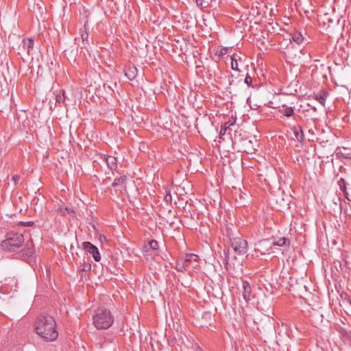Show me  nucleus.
Masks as SVG:
<instances>
[{"instance_id":"6e6552de","label":"nucleus","mask_w":351,"mask_h":351,"mask_svg":"<svg viewBox=\"0 0 351 351\" xmlns=\"http://www.w3.org/2000/svg\"><path fill=\"white\" fill-rule=\"evenodd\" d=\"M242 295L246 302L250 300V296L252 293V289L250 283L247 280H243L242 282Z\"/></svg>"},{"instance_id":"f8f14e48","label":"nucleus","mask_w":351,"mask_h":351,"mask_svg":"<svg viewBox=\"0 0 351 351\" xmlns=\"http://www.w3.org/2000/svg\"><path fill=\"white\" fill-rule=\"evenodd\" d=\"M293 132L295 138L299 142H302L304 141V134L302 130V128L299 125H294L291 128Z\"/></svg>"},{"instance_id":"7c9ffc66","label":"nucleus","mask_w":351,"mask_h":351,"mask_svg":"<svg viewBox=\"0 0 351 351\" xmlns=\"http://www.w3.org/2000/svg\"><path fill=\"white\" fill-rule=\"evenodd\" d=\"M165 200L167 203H171L172 201V196L170 193V191H169L166 195L165 196Z\"/></svg>"},{"instance_id":"bb28decb","label":"nucleus","mask_w":351,"mask_h":351,"mask_svg":"<svg viewBox=\"0 0 351 351\" xmlns=\"http://www.w3.org/2000/svg\"><path fill=\"white\" fill-rule=\"evenodd\" d=\"M315 99L318 101L322 105L324 106L326 102V97L322 95H316Z\"/></svg>"},{"instance_id":"393cba45","label":"nucleus","mask_w":351,"mask_h":351,"mask_svg":"<svg viewBox=\"0 0 351 351\" xmlns=\"http://www.w3.org/2000/svg\"><path fill=\"white\" fill-rule=\"evenodd\" d=\"M176 269L178 271L183 272L184 271L187 270L188 268H187L186 265H185L184 262H183L182 263H177L176 265Z\"/></svg>"},{"instance_id":"6ab92c4d","label":"nucleus","mask_w":351,"mask_h":351,"mask_svg":"<svg viewBox=\"0 0 351 351\" xmlns=\"http://www.w3.org/2000/svg\"><path fill=\"white\" fill-rule=\"evenodd\" d=\"M105 160L108 167L111 169H115L117 167L116 158L111 156H105Z\"/></svg>"},{"instance_id":"423d86ee","label":"nucleus","mask_w":351,"mask_h":351,"mask_svg":"<svg viewBox=\"0 0 351 351\" xmlns=\"http://www.w3.org/2000/svg\"><path fill=\"white\" fill-rule=\"evenodd\" d=\"M83 250L93 256L94 260L99 262L101 260L100 253L98 248L89 241H84L82 244Z\"/></svg>"},{"instance_id":"ddd939ff","label":"nucleus","mask_w":351,"mask_h":351,"mask_svg":"<svg viewBox=\"0 0 351 351\" xmlns=\"http://www.w3.org/2000/svg\"><path fill=\"white\" fill-rule=\"evenodd\" d=\"M338 185L339 186L340 190L343 192L344 197L349 202H351V199L349 197V193L347 191V183L343 178H341L338 181Z\"/></svg>"},{"instance_id":"58836bf2","label":"nucleus","mask_w":351,"mask_h":351,"mask_svg":"<svg viewBox=\"0 0 351 351\" xmlns=\"http://www.w3.org/2000/svg\"><path fill=\"white\" fill-rule=\"evenodd\" d=\"M245 322L247 324L248 322H250V320H246Z\"/></svg>"},{"instance_id":"cd10ccee","label":"nucleus","mask_w":351,"mask_h":351,"mask_svg":"<svg viewBox=\"0 0 351 351\" xmlns=\"http://www.w3.org/2000/svg\"><path fill=\"white\" fill-rule=\"evenodd\" d=\"M149 245L150 248H152V250H156L158 247V241L154 239L149 241Z\"/></svg>"},{"instance_id":"f03ea898","label":"nucleus","mask_w":351,"mask_h":351,"mask_svg":"<svg viewBox=\"0 0 351 351\" xmlns=\"http://www.w3.org/2000/svg\"><path fill=\"white\" fill-rule=\"evenodd\" d=\"M93 320L97 329H107L113 324L114 317L110 310L101 307L95 311Z\"/></svg>"},{"instance_id":"2eb2a0df","label":"nucleus","mask_w":351,"mask_h":351,"mask_svg":"<svg viewBox=\"0 0 351 351\" xmlns=\"http://www.w3.org/2000/svg\"><path fill=\"white\" fill-rule=\"evenodd\" d=\"M91 269L90 263L88 262H84L83 265L80 266L78 269V272L81 276V278H86V275L88 274Z\"/></svg>"},{"instance_id":"1a4fd4ad","label":"nucleus","mask_w":351,"mask_h":351,"mask_svg":"<svg viewBox=\"0 0 351 351\" xmlns=\"http://www.w3.org/2000/svg\"><path fill=\"white\" fill-rule=\"evenodd\" d=\"M21 253L24 258L31 257L34 254V248L32 242H27L21 250Z\"/></svg>"},{"instance_id":"72a5a7b5","label":"nucleus","mask_w":351,"mask_h":351,"mask_svg":"<svg viewBox=\"0 0 351 351\" xmlns=\"http://www.w3.org/2000/svg\"><path fill=\"white\" fill-rule=\"evenodd\" d=\"M343 156L344 158L350 159V162L351 161V155L350 154H343Z\"/></svg>"},{"instance_id":"473e14b6","label":"nucleus","mask_w":351,"mask_h":351,"mask_svg":"<svg viewBox=\"0 0 351 351\" xmlns=\"http://www.w3.org/2000/svg\"><path fill=\"white\" fill-rule=\"evenodd\" d=\"M195 2L197 6L202 7L203 5L202 0H195Z\"/></svg>"},{"instance_id":"412c9836","label":"nucleus","mask_w":351,"mask_h":351,"mask_svg":"<svg viewBox=\"0 0 351 351\" xmlns=\"http://www.w3.org/2000/svg\"><path fill=\"white\" fill-rule=\"evenodd\" d=\"M345 266L346 264L343 265L341 261H335L332 265V271H333L335 269L338 273H343Z\"/></svg>"},{"instance_id":"4be33fe9","label":"nucleus","mask_w":351,"mask_h":351,"mask_svg":"<svg viewBox=\"0 0 351 351\" xmlns=\"http://www.w3.org/2000/svg\"><path fill=\"white\" fill-rule=\"evenodd\" d=\"M64 93V90H61L56 96V104H58L60 106H61L62 104L66 105Z\"/></svg>"},{"instance_id":"aec40b11","label":"nucleus","mask_w":351,"mask_h":351,"mask_svg":"<svg viewBox=\"0 0 351 351\" xmlns=\"http://www.w3.org/2000/svg\"><path fill=\"white\" fill-rule=\"evenodd\" d=\"M272 245L273 246L277 245L279 247H282V246H288L289 247L290 245V240L288 238L282 237V238L278 239V241L273 242Z\"/></svg>"},{"instance_id":"f3484780","label":"nucleus","mask_w":351,"mask_h":351,"mask_svg":"<svg viewBox=\"0 0 351 351\" xmlns=\"http://www.w3.org/2000/svg\"><path fill=\"white\" fill-rule=\"evenodd\" d=\"M253 322L254 324L256 325V329L260 332H261L262 330H265V326L271 327V326L270 320L268 317H266L265 320H260L259 323L256 320H253Z\"/></svg>"},{"instance_id":"9d476101","label":"nucleus","mask_w":351,"mask_h":351,"mask_svg":"<svg viewBox=\"0 0 351 351\" xmlns=\"http://www.w3.org/2000/svg\"><path fill=\"white\" fill-rule=\"evenodd\" d=\"M124 73L128 80H132L137 76L138 71L134 66L130 65L125 68Z\"/></svg>"},{"instance_id":"5701e85b","label":"nucleus","mask_w":351,"mask_h":351,"mask_svg":"<svg viewBox=\"0 0 351 351\" xmlns=\"http://www.w3.org/2000/svg\"><path fill=\"white\" fill-rule=\"evenodd\" d=\"M125 180H126V176H120L119 178H116L112 184V186L115 188L122 184H124L125 182Z\"/></svg>"},{"instance_id":"20e7f679","label":"nucleus","mask_w":351,"mask_h":351,"mask_svg":"<svg viewBox=\"0 0 351 351\" xmlns=\"http://www.w3.org/2000/svg\"><path fill=\"white\" fill-rule=\"evenodd\" d=\"M24 242V237L21 233L10 234L2 241L1 247L9 252H15L20 248Z\"/></svg>"},{"instance_id":"e433bc0d","label":"nucleus","mask_w":351,"mask_h":351,"mask_svg":"<svg viewBox=\"0 0 351 351\" xmlns=\"http://www.w3.org/2000/svg\"><path fill=\"white\" fill-rule=\"evenodd\" d=\"M303 112H304V113H305V114H307V113H309V112H310V110H304L303 111Z\"/></svg>"},{"instance_id":"4468645a","label":"nucleus","mask_w":351,"mask_h":351,"mask_svg":"<svg viewBox=\"0 0 351 351\" xmlns=\"http://www.w3.org/2000/svg\"><path fill=\"white\" fill-rule=\"evenodd\" d=\"M202 318L206 320H200V326L202 327L208 328V326H211L214 320L212 319V315L209 312H205L202 315Z\"/></svg>"},{"instance_id":"7ed1b4c3","label":"nucleus","mask_w":351,"mask_h":351,"mask_svg":"<svg viewBox=\"0 0 351 351\" xmlns=\"http://www.w3.org/2000/svg\"><path fill=\"white\" fill-rule=\"evenodd\" d=\"M241 131L234 130V134L232 136L233 147L238 149L239 152L252 154L256 149L253 146V142L248 138L243 137Z\"/></svg>"},{"instance_id":"a878e982","label":"nucleus","mask_w":351,"mask_h":351,"mask_svg":"<svg viewBox=\"0 0 351 351\" xmlns=\"http://www.w3.org/2000/svg\"><path fill=\"white\" fill-rule=\"evenodd\" d=\"M231 68L235 71H240L239 69L237 60L234 58V56L231 57Z\"/></svg>"},{"instance_id":"2f4dec72","label":"nucleus","mask_w":351,"mask_h":351,"mask_svg":"<svg viewBox=\"0 0 351 351\" xmlns=\"http://www.w3.org/2000/svg\"><path fill=\"white\" fill-rule=\"evenodd\" d=\"M23 225L24 226H28V227H30V226H32L34 225V222L33 221H27V222H23Z\"/></svg>"},{"instance_id":"c85d7f7f","label":"nucleus","mask_w":351,"mask_h":351,"mask_svg":"<svg viewBox=\"0 0 351 351\" xmlns=\"http://www.w3.org/2000/svg\"><path fill=\"white\" fill-rule=\"evenodd\" d=\"M245 83L248 86H252V87H254L252 86V78L249 75V74H247L245 78Z\"/></svg>"},{"instance_id":"4c0bfd02","label":"nucleus","mask_w":351,"mask_h":351,"mask_svg":"<svg viewBox=\"0 0 351 351\" xmlns=\"http://www.w3.org/2000/svg\"><path fill=\"white\" fill-rule=\"evenodd\" d=\"M313 109L314 111H316V108L315 107H313Z\"/></svg>"},{"instance_id":"9b49d317","label":"nucleus","mask_w":351,"mask_h":351,"mask_svg":"<svg viewBox=\"0 0 351 351\" xmlns=\"http://www.w3.org/2000/svg\"><path fill=\"white\" fill-rule=\"evenodd\" d=\"M232 126H234V121H228L224 123V125L221 127L219 136H222L226 134V132L228 131V134L230 135V137L233 136L231 134L232 130Z\"/></svg>"},{"instance_id":"f257e3e1","label":"nucleus","mask_w":351,"mask_h":351,"mask_svg":"<svg viewBox=\"0 0 351 351\" xmlns=\"http://www.w3.org/2000/svg\"><path fill=\"white\" fill-rule=\"evenodd\" d=\"M35 331L47 341H55L58 336L53 317L49 315H40L35 321Z\"/></svg>"},{"instance_id":"dca6fc26","label":"nucleus","mask_w":351,"mask_h":351,"mask_svg":"<svg viewBox=\"0 0 351 351\" xmlns=\"http://www.w3.org/2000/svg\"><path fill=\"white\" fill-rule=\"evenodd\" d=\"M34 40L32 38H24L23 40V47L27 51L29 55L34 48Z\"/></svg>"},{"instance_id":"a211bd4d","label":"nucleus","mask_w":351,"mask_h":351,"mask_svg":"<svg viewBox=\"0 0 351 351\" xmlns=\"http://www.w3.org/2000/svg\"><path fill=\"white\" fill-rule=\"evenodd\" d=\"M278 111L281 114L287 117H292L294 114L293 108L286 105H282Z\"/></svg>"},{"instance_id":"39448f33","label":"nucleus","mask_w":351,"mask_h":351,"mask_svg":"<svg viewBox=\"0 0 351 351\" xmlns=\"http://www.w3.org/2000/svg\"><path fill=\"white\" fill-rule=\"evenodd\" d=\"M230 244L234 251L237 254H244L247 250V243L241 237H234L230 239Z\"/></svg>"},{"instance_id":"c9c22d12","label":"nucleus","mask_w":351,"mask_h":351,"mask_svg":"<svg viewBox=\"0 0 351 351\" xmlns=\"http://www.w3.org/2000/svg\"><path fill=\"white\" fill-rule=\"evenodd\" d=\"M65 210H66L69 214L73 213V210L71 208H69L68 207L65 208Z\"/></svg>"},{"instance_id":"0eeeda50","label":"nucleus","mask_w":351,"mask_h":351,"mask_svg":"<svg viewBox=\"0 0 351 351\" xmlns=\"http://www.w3.org/2000/svg\"><path fill=\"white\" fill-rule=\"evenodd\" d=\"M198 260L199 256L195 254H187L185 256L184 262L188 269L191 267L193 268H196L198 267Z\"/></svg>"},{"instance_id":"b1692460","label":"nucleus","mask_w":351,"mask_h":351,"mask_svg":"<svg viewBox=\"0 0 351 351\" xmlns=\"http://www.w3.org/2000/svg\"><path fill=\"white\" fill-rule=\"evenodd\" d=\"M291 39L296 43L297 44L300 45L301 44L304 40V37L302 36V34L300 32H295L294 33L292 36Z\"/></svg>"},{"instance_id":"f704fd0d","label":"nucleus","mask_w":351,"mask_h":351,"mask_svg":"<svg viewBox=\"0 0 351 351\" xmlns=\"http://www.w3.org/2000/svg\"><path fill=\"white\" fill-rule=\"evenodd\" d=\"M12 179L14 180V182L16 183L18 182V180H19V176H14Z\"/></svg>"},{"instance_id":"c756f323","label":"nucleus","mask_w":351,"mask_h":351,"mask_svg":"<svg viewBox=\"0 0 351 351\" xmlns=\"http://www.w3.org/2000/svg\"><path fill=\"white\" fill-rule=\"evenodd\" d=\"M81 38L82 41H86L88 38V34L86 30H83L81 33Z\"/></svg>"}]
</instances>
